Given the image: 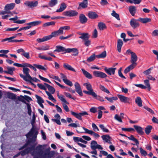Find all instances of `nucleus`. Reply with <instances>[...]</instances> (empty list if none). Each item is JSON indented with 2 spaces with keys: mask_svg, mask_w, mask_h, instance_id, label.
I'll return each instance as SVG.
<instances>
[{
  "mask_svg": "<svg viewBox=\"0 0 158 158\" xmlns=\"http://www.w3.org/2000/svg\"><path fill=\"white\" fill-rule=\"evenodd\" d=\"M98 27L100 30H103L106 27L105 24L103 23H99L98 24Z\"/></svg>",
  "mask_w": 158,
  "mask_h": 158,
  "instance_id": "nucleus-47",
  "label": "nucleus"
},
{
  "mask_svg": "<svg viewBox=\"0 0 158 158\" xmlns=\"http://www.w3.org/2000/svg\"><path fill=\"white\" fill-rule=\"evenodd\" d=\"M83 85L86 87L88 90H83V92L85 94L89 95H91L93 97H96V94L94 91L92 86L89 83H84Z\"/></svg>",
  "mask_w": 158,
  "mask_h": 158,
  "instance_id": "nucleus-3",
  "label": "nucleus"
},
{
  "mask_svg": "<svg viewBox=\"0 0 158 158\" xmlns=\"http://www.w3.org/2000/svg\"><path fill=\"white\" fill-rule=\"evenodd\" d=\"M82 128L85 131V133L92 135L94 137L96 138H98L100 137V135L92 131L89 130L84 127H83Z\"/></svg>",
  "mask_w": 158,
  "mask_h": 158,
  "instance_id": "nucleus-17",
  "label": "nucleus"
},
{
  "mask_svg": "<svg viewBox=\"0 0 158 158\" xmlns=\"http://www.w3.org/2000/svg\"><path fill=\"white\" fill-rule=\"evenodd\" d=\"M93 73L95 77L102 78H105L107 77L105 73L100 71H95L93 72Z\"/></svg>",
  "mask_w": 158,
  "mask_h": 158,
  "instance_id": "nucleus-11",
  "label": "nucleus"
},
{
  "mask_svg": "<svg viewBox=\"0 0 158 158\" xmlns=\"http://www.w3.org/2000/svg\"><path fill=\"white\" fill-rule=\"evenodd\" d=\"M66 4L63 2L61 4L60 8L59 9L57 10L56 12H60L64 10L66 8Z\"/></svg>",
  "mask_w": 158,
  "mask_h": 158,
  "instance_id": "nucleus-30",
  "label": "nucleus"
},
{
  "mask_svg": "<svg viewBox=\"0 0 158 158\" xmlns=\"http://www.w3.org/2000/svg\"><path fill=\"white\" fill-rule=\"evenodd\" d=\"M78 14V12L74 10L66 11L63 13V15H64L69 17L75 16L77 15Z\"/></svg>",
  "mask_w": 158,
  "mask_h": 158,
  "instance_id": "nucleus-8",
  "label": "nucleus"
},
{
  "mask_svg": "<svg viewBox=\"0 0 158 158\" xmlns=\"http://www.w3.org/2000/svg\"><path fill=\"white\" fill-rule=\"evenodd\" d=\"M139 21L138 19H136L134 18L131 19L130 22V24L131 26L133 29L139 27V24L138 22Z\"/></svg>",
  "mask_w": 158,
  "mask_h": 158,
  "instance_id": "nucleus-9",
  "label": "nucleus"
},
{
  "mask_svg": "<svg viewBox=\"0 0 158 158\" xmlns=\"http://www.w3.org/2000/svg\"><path fill=\"white\" fill-rule=\"evenodd\" d=\"M52 94H53L55 92V89L52 86L49 85L47 88Z\"/></svg>",
  "mask_w": 158,
  "mask_h": 158,
  "instance_id": "nucleus-54",
  "label": "nucleus"
},
{
  "mask_svg": "<svg viewBox=\"0 0 158 158\" xmlns=\"http://www.w3.org/2000/svg\"><path fill=\"white\" fill-rule=\"evenodd\" d=\"M129 10L131 15L134 16L136 13V7L135 6H130L129 7Z\"/></svg>",
  "mask_w": 158,
  "mask_h": 158,
  "instance_id": "nucleus-27",
  "label": "nucleus"
},
{
  "mask_svg": "<svg viewBox=\"0 0 158 158\" xmlns=\"http://www.w3.org/2000/svg\"><path fill=\"white\" fill-rule=\"evenodd\" d=\"M144 83L145 85L146 86L147 88L148 89L149 91L151 89V87L149 82V81L148 80H146L144 81Z\"/></svg>",
  "mask_w": 158,
  "mask_h": 158,
  "instance_id": "nucleus-53",
  "label": "nucleus"
},
{
  "mask_svg": "<svg viewBox=\"0 0 158 158\" xmlns=\"http://www.w3.org/2000/svg\"><path fill=\"white\" fill-rule=\"evenodd\" d=\"M57 0H51L49 1L48 5L51 7H53L56 5L57 4Z\"/></svg>",
  "mask_w": 158,
  "mask_h": 158,
  "instance_id": "nucleus-40",
  "label": "nucleus"
},
{
  "mask_svg": "<svg viewBox=\"0 0 158 158\" xmlns=\"http://www.w3.org/2000/svg\"><path fill=\"white\" fill-rule=\"evenodd\" d=\"M135 67V66L131 64L130 65L126 68L124 71V73L126 74L127 73H128L130 72L131 70L133 69Z\"/></svg>",
  "mask_w": 158,
  "mask_h": 158,
  "instance_id": "nucleus-34",
  "label": "nucleus"
},
{
  "mask_svg": "<svg viewBox=\"0 0 158 158\" xmlns=\"http://www.w3.org/2000/svg\"><path fill=\"white\" fill-rule=\"evenodd\" d=\"M99 88L101 90L107 94H109L110 93L109 90H108L107 88L102 85H99Z\"/></svg>",
  "mask_w": 158,
  "mask_h": 158,
  "instance_id": "nucleus-46",
  "label": "nucleus"
},
{
  "mask_svg": "<svg viewBox=\"0 0 158 158\" xmlns=\"http://www.w3.org/2000/svg\"><path fill=\"white\" fill-rule=\"evenodd\" d=\"M42 23V22L40 21H34L27 23V25H30L31 26V27L33 26H37Z\"/></svg>",
  "mask_w": 158,
  "mask_h": 158,
  "instance_id": "nucleus-28",
  "label": "nucleus"
},
{
  "mask_svg": "<svg viewBox=\"0 0 158 158\" xmlns=\"http://www.w3.org/2000/svg\"><path fill=\"white\" fill-rule=\"evenodd\" d=\"M35 97L37 100V102L38 103H44V101L42 98L40 96L36 95H35Z\"/></svg>",
  "mask_w": 158,
  "mask_h": 158,
  "instance_id": "nucleus-52",
  "label": "nucleus"
},
{
  "mask_svg": "<svg viewBox=\"0 0 158 158\" xmlns=\"http://www.w3.org/2000/svg\"><path fill=\"white\" fill-rule=\"evenodd\" d=\"M6 96L9 99L14 100L16 99V95L12 93L8 92L6 93Z\"/></svg>",
  "mask_w": 158,
  "mask_h": 158,
  "instance_id": "nucleus-31",
  "label": "nucleus"
},
{
  "mask_svg": "<svg viewBox=\"0 0 158 158\" xmlns=\"http://www.w3.org/2000/svg\"><path fill=\"white\" fill-rule=\"evenodd\" d=\"M63 67L64 68L67 69L71 70L74 72H76V71L71 66L67 63H64Z\"/></svg>",
  "mask_w": 158,
  "mask_h": 158,
  "instance_id": "nucleus-33",
  "label": "nucleus"
},
{
  "mask_svg": "<svg viewBox=\"0 0 158 158\" xmlns=\"http://www.w3.org/2000/svg\"><path fill=\"white\" fill-rule=\"evenodd\" d=\"M49 40L48 36L44 37L42 38H38L36 39V41L39 43H41Z\"/></svg>",
  "mask_w": 158,
  "mask_h": 158,
  "instance_id": "nucleus-39",
  "label": "nucleus"
},
{
  "mask_svg": "<svg viewBox=\"0 0 158 158\" xmlns=\"http://www.w3.org/2000/svg\"><path fill=\"white\" fill-rule=\"evenodd\" d=\"M38 56L40 58L42 59L47 60L49 61L52 60V58L51 57H47L44 55H42L40 53L39 54Z\"/></svg>",
  "mask_w": 158,
  "mask_h": 158,
  "instance_id": "nucleus-36",
  "label": "nucleus"
},
{
  "mask_svg": "<svg viewBox=\"0 0 158 158\" xmlns=\"http://www.w3.org/2000/svg\"><path fill=\"white\" fill-rule=\"evenodd\" d=\"M134 127L139 134L140 135L143 134L144 132L143 130V128L137 125H134Z\"/></svg>",
  "mask_w": 158,
  "mask_h": 158,
  "instance_id": "nucleus-24",
  "label": "nucleus"
},
{
  "mask_svg": "<svg viewBox=\"0 0 158 158\" xmlns=\"http://www.w3.org/2000/svg\"><path fill=\"white\" fill-rule=\"evenodd\" d=\"M74 86L77 92L78 93L80 96H82L83 95V94L79 84L77 82H75L74 84Z\"/></svg>",
  "mask_w": 158,
  "mask_h": 158,
  "instance_id": "nucleus-16",
  "label": "nucleus"
},
{
  "mask_svg": "<svg viewBox=\"0 0 158 158\" xmlns=\"http://www.w3.org/2000/svg\"><path fill=\"white\" fill-rule=\"evenodd\" d=\"M21 55L27 59H29L30 58L29 53L28 52H26L24 51L23 53H21Z\"/></svg>",
  "mask_w": 158,
  "mask_h": 158,
  "instance_id": "nucleus-57",
  "label": "nucleus"
},
{
  "mask_svg": "<svg viewBox=\"0 0 158 158\" xmlns=\"http://www.w3.org/2000/svg\"><path fill=\"white\" fill-rule=\"evenodd\" d=\"M138 20L143 23L150 22L151 21V19L149 18H139L138 19Z\"/></svg>",
  "mask_w": 158,
  "mask_h": 158,
  "instance_id": "nucleus-26",
  "label": "nucleus"
},
{
  "mask_svg": "<svg viewBox=\"0 0 158 158\" xmlns=\"http://www.w3.org/2000/svg\"><path fill=\"white\" fill-rule=\"evenodd\" d=\"M123 43L121 39H118L117 41V49L119 52H121V48L123 45Z\"/></svg>",
  "mask_w": 158,
  "mask_h": 158,
  "instance_id": "nucleus-23",
  "label": "nucleus"
},
{
  "mask_svg": "<svg viewBox=\"0 0 158 158\" xmlns=\"http://www.w3.org/2000/svg\"><path fill=\"white\" fill-rule=\"evenodd\" d=\"M82 71V73L87 78L89 79H91L93 77L92 75H91L90 73H89L88 72L85 70L84 69H81Z\"/></svg>",
  "mask_w": 158,
  "mask_h": 158,
  "instance_id": "nucleus-25",
  "label": "nucleus"
},
{
  "mask_svg": "<svg viewBox=\"0 0 158 158\" xmlns=\"http://www.w3.org/2000/svg\"><path fill=\"white\" fill-rule=\"evenodd\" d=\"M122 130L123 131H135L134 129L132 128H122Z\"/></svg>",
  "mask_w": 158,
  "mask_h": 158,
  "instance_id": "nucleus-63",
  "label": "nucleus"
},
{
  "mask_svg": "<svg viewBox=\"0 0 158 158\" xmlns=\"http://www.w3.org/2000/svg\"><path fill=\"white\" fill-rule=\"evenodd\" d=\"M95 55L94 54L91 56L87 60V61L88 62H90L93 61L95 59Z\"/></svg>",
  "mask_w": 158,
  "mask_h": 158,
  "instance_id": "nucleus-56",
  "label": "nucleus"
},
{
  "mask_svg": "<svg viewBox=\"0 0 158 158\" xmlns=\"http://www.w3.org/2000/svg\"><path fill=\"white\" fill-rule=\"evenodd\" d=\"M56 22L54 21H52L50 22H47L44 23L43 25V27H47L49 26L52 25L54 26Z\"/></svg>",
  "mask_w": 158,
  "mask_h": 158,
  "instance_id": "nucleus-49",
  "label": "nucleus"
},
{
  "mask_svg": "<svg viewBox=\"0 0 158 158\" xmlns=\"http://www.w3.org/2000/svg\"><path fill=\"white\" fill-rule=\"evenodd\" d=\"M66 52L70 53L73 52L74 54H73L74 56H77L78 53V51L77 49L76 48H68L66 49Z\"/></svg>",
  "mask_w": 158,
  "mask_h": 158,
  "instance_id": "nucleus-22",
  "label": "nucleus"
},
{
  "mask_svg": "<svg viewBox=\"0 0 158 158\" xmlns=\"http://www.w3.org/2000/svg\"><path fill=\"white\" fill-rule=\"evenodd\" d=\"M37 85L40 89L44 90L46 91H47V88L45 87L44 85L41 84H37Z\"/></svg>",
  "mask_w": 158,
  "mask_h": 158,
  "instance_id": "nucleus-60",
  "label": "nucleus"
},
{
  "mask_svg": "<svg viewBox=\"0 0 158 158\" xmlns=\"http://www.w3.org/2000/svg\"><path fill=\"white\" fill-rule=\"evenodd\" d=\"M106 52L104 51L99 55H97L96 56L98 58H104L106 57Z\"/></svg>",
  "mask_w": 158,
  "mask_h": 158,
  "instance_id": "nucleus-41",
  "label": "nucleus"
},
{
  "mask_svg": "<svg viewBox=\"0 0 158 158\" xmlns=\"http://www.w3.org/2000/svg\"><path fill=\"white\" fill-rule=\"evenodd\" d=\"M50 148H49L46 150L45 152L43 153L41 157L42 158H51L55 154L54 152H50Z\"/></svg>",
  "mask_w": 158,
  "mask_h": 158,
  "instance_id": "nucleus-7",
  "label": "nucleus"
},
{
  "mask_svg": "<svg viewBox=\"0 0 158 158\" xmlns=\"http://www.w3.org/2000/svg\"><path fill=\"white\" fill-rule=\"evenodd\" d=\"M142 0H130L131 3H134L135 4H138L141 2Z\"/></svg>",
  "mask_w": 158,
  "mask_h": 158,
  "instance_id": "nucleus-61",
  "label": "nucleus"
},
{
  "mask_svg": "<svg viewBox=\"0 0 158 158\" xmlns=\"http://www.w3.org/2000/svg\"><path fill=\"white\" fill-rule=\"evenodd\" d=\"M30 70L27 68H23V72L25 75H23V74H20V77L25 81H26L28 79H32V77L29 74Z\"/></svg>",
  "mask_w": 158,
  "mask_h": 158,
  "instance_id": "nucleus-4",
  "label": "nucleus"
},
{
  "mask_svg": "<svg viewBox=\"0 0 158 158\" xmlns=\"http://www.w3.org/2000/svg\"><path fill=\"white\" fill-rule=\"evenodd\" d=\"M101 137L103 140L106 143L110 144H112L111 141V138L109 135H103Z\"/></svg>",
  "mask_w": 158,
  "mask_h": 158,
  "instance_id": "nucleus-14",
  "label": "nucleus"
},
{
  "mask_svg": "<svg viewBox=\"0 0 158 158\" xmlns=\"http://www.w3.org/2000/svg\"><path fill=\"white\" fill-rule=\"evenodd\" d=\"M56 48L54 50V52H66V49H65L64 47L60 45L56 46Z\"/></svg>",
  "mask_w": 158,
  "mask_h": 158,
  "instance_id": "nucleus-21",
  "label": "nucleus"
},
{
  "mask_svg": "<svg viewBox=\"0 0 158 158\" xmlns=\"http://www.w3.org/2000/svg\"><path fill=\"white\" fill-rule=\"evenodd\" d=\"M117 96L122 102L129 103H130V102L131 101V98L123 95L118 94Z\"/></svg>",
  "mask_w": 158,
  "mask_h": 158,
  "instance_id": "nucleus-10",
  "label": "nucleus"
},
{
  "mask_svg": "<svg viewBox=\"0 0 158 158\" xmlns=\"http://www.w3.org/2000/svg\"><path fill=\"white\" fill-rule=\"evenodd\" d=\"M57 95L59 99H60L62 102L66 104H69V103L66 101L65 98H64V96L61 94L60 95L58 91L57 92Z\"/></svg>",
  "mask_w": 158,
  "mask_h": 158,
  "instance_id": "nucleus-29",
  "label": "nucleus"
},
{
  "mask_svg": "<svg viewBox=\"0 0 158 158\" xmlns=\"http://www.w3.org/2000/svg\"><path fill=\"white\" fill-rule=\"evenodd\" d=\"M152 128V127L151 126L148 125L147 126L145 129V133L147 135L149 134L150 133Z\"/></svg>",
  "mask_w": 158,
  "mask_h": 158,
  "instance_id": "nucleus-43",
  "label": "nucleus"
},
{
  "mask_svg": "<svg viewBox=\"0 0 158 158\" xmlns=\"http://www.w3.org/2000/svg\"><path fill=\"white\" fill-rule=\"evenodd\" d=\"M58 36V35H57L56 31H55L53 32H52L50 35H48L47 36L49 40L53 37H55Z\"/></svg>",
  "mask_w": 158,
  "mask_h": 158,
  "instance_id": "nucleus-44",
  "label": "nucleus"
},
{
  "mask_svg": "<svg viewBox=\"0 0 158 158\" xmlns=\"http://www.w3.org/2000/svg\"><path fill=\"white\" fill-rule=\"evenodd\" d=\"M7 69L8 72V74L12 75L13 74V71L15 70L14 67H7Z\"/></svg>",
  "mask_w": 158,
  "mask_h": 158,
  "instance_id": "nucleus-42",
  "label": "nucleus"
},
{
  "mask_svg": "<svg viewBox=\"0 0 158 158\" xmlns=\"http://www.w3.org/2000/svg\"><path fill=\"white\" fill-rule=\"evenodd\" d=\"M99 126L103 132H105L106 133L109 132V130L106 127H105L103 125L100 124Z\"/></svg>",
  "mask_w": 158,
  "mask_h": 158,
  "instance_id": "nucleus-51",
  "label": "nucleus"
},
{
  "mask_svg": "<svg viewBox=\"0 0 158 158\" xmlns=\"http://www.w3.org/2000/svg\"><path fill=\"white\" fill-rule=\"evenodd\" d=\"M79 21L82 24H85L86 23L87 19L85 15L83 14H81L79 17Z\"/></svg>",
  "mask_w": 158,
  "mask_h": 158,
  "instance_id": "nucleus-20",
  "label": "nucleus"
},
{
  "mask_svg": "<svg viewBox=\"0 0 158 158\" xmlns=\"http://www.w3.org/2000/svg\"><path fill=\"white\" fill-rule=\"evenodd\" d=\"M46 93L48 95V98L49 100L52 101L54 102H56V100L53 98L50 93L48 91H46Z\"/></svg>",
  "mask_w": 158,
  "mask_h": 158,
  "instance_id": "nucleus-38",
  "label": "nucleus"
},
{
  "mask_svg": "<svg viewBox=\"0 0 158 158\" xmlns=\"http://www.w3.org/2000/svg\"><path fill=\"white\" fill-rule=\"evenodd\" d=\"M32 128L30 131L26 135V136L27 138L30 137L31 135L34 134L32 138L29 139L27 141L26 143L22 147L19 149V150H21L26 148L28 145H30L31 143L35 144L36 141L37 135L38 133V131L36 130V128L34 126L32 125Z\"/></svg>",
  "mask_w": 158,
  "mask_h": 158,
  "instance_id": "nucleus-1",
  "label": "nucleus"
},
{
  "mask_svg": "<svg viewBox=\"0 0 158 158\" xmlns=\"http://www.w3.org/2000/svg\"><path fill=\"white\" fill-rule=\"evenodd\" d=\"M39 78H40V79H41L42 80L44 81L49 83H51V82L48 79L44 77H42L40 75H39Z\"/></svg>",
  "mask_w": 158,
  "mask_h": 158,
  "instance_id": "nucleus-62",
  "label": "nucleus"
},
{
  "mask_svg": "<svg viewBox=\"0 0 158 158\" xmlns=\"http://www.w3.org/2000/svg\"><path fill=\"white\" fill-rule=\"evenodd\" d=\"M44 145H39L37 146L35 149V148L33 150V151L31 152V154L32 156H37L39 157H42L44 153L43 150L44 148L43 147Z\"/></svg>",
  "mask_w": 158,
  "mask_h": 158,
  "instance_id": "nucleus-2",
  "label": "nucleus"
},
{
  "mask_svg": "<svg viewBox=\"0 0 158 158\" xmlns=\"http://www.w3.org/2000/svg\"><path fill=\"white\" fill-rule=\"evenodd\" d=\"M36 144H32L31 143L30 145H29L31 146L30 147H28L26 148L24 150H23L20 152V153H21V155L22 156H24L29 153H31L33 151V150L34 149V148ZM28 145L27 146H28Z\"/></svg>",
  "mask_w": 158,
  "mask_h": 158,
  "instance_id": "nucleus-5",
  "label": "nucleus"
},
{
  "mask_svg": "<svg viewBox=\"0 0 158 158\" xmlns=\"http://www.w3.org/2000/svg\"><path fill=\"white\" fill-rule=\"evenodd\" d=\"M116 69V68H110L107 69L106 68H105L104 69L106 73L109 75L114 74L115 71Z\"/></svg>",
  "mask_w": 158,
  "mask_h": 158,
  "instance_id": "nucleus-19",
  "label": "nucleus"
},
{
  "mask_svg": "<svg viewBox=\"0 0 158 158\" xmlns=\"http://www.w3.org/2000/svg\"><path fill=\"white\" fill-rule=\"evenodd\" d=\"M135 103L140 107L142 106V101L140 97H137L135 99Z\"/></svg>",
  "mask_w": 158,
  "mask_h": 158,
  "instance_id": "nucleus-35",
  "label": "nucleus"
},
{
  "mask_svg": "<svg viewBox=\"0 0 158 158\" xmlns=\"http://www.w3.org/2000/svg\"><path fill=\"white\" fill-rule=\"evenodd\" d=\"M111 15L115 17L117 20H120L119 15L118 14L116 13L114 10H113L112 11V13H111Z\"/></svg>",
  "mask_w": 158,
  "mask_h": 158,
  "instance_id": "nucleus-50",
  "label": "nucleus"
},
{
  "mask_svg": "<svg viewBox=\"0 0 158 158\" xmlns=\"http://www.w3.org/2000/svg\"><path fill=\"white\" fill-rule=\"evenodd\" d=\"M130 140L133 141L136 143V145L139 144L138 141L135 139L133 135H131L130 137H127Z\"/></svg>",
  "mask_w": 158,
  "mask_h": 158,
  "instance_id": "nucleus-45",
  "label": "nucleus"
},
{
  "mask_svg": "<svg viewBox=\"0 0 158 158\" xmlns=\"http://www.w3.org/2000/svg\"><path fill=\"white\" fill-rule=\"evenodd\" d=\"M38 2L37 1H27L25 2L24 4L26 6L30 7L33 8L37 6Z\"/></svg>",
  "mask_w": 158,
  "mask_h": 158,
  "instance_id": "nucleus-12",
  "label": "nucleus"
},
{
  "mask_svg": "<svg viewBox=\"0 0 158 158\" xmlns=\"http://www.w3.org/2000/svg\"><path fill=\"white\" fill-rule=\"evenodd\" d=\"M88 4V2H82L79 3V6L80 7H81L83 8H85L87 7Z\"/></svg>",
  "mask_w": 158,
  "mask_h": 158,
  "instance_id": "nucleus-48",
  "label": "nucleus"
},
{
  "mask_svg": "<svg viewBox=\"0 0 158 158\" xmlns=\"http://www.w3.org/2000/svg\"><path fill=\"white\" fill-rule=\"evenodd\" d=\"M114 118L115 119L120 123H122L123 122L121 117L117 114H116L115 115Z\"/></svg>",
  "mask_w": 158,
  "mask_h": 158,
  "instance_id": "nucleus-58",
  "label": "nucleus"
},
{
  "mask_svg": "<svg viewBox=\"0 0 158 158\" xmlns=\"http://www.w3.org/2000/svg\"><path fill=\"white\" fill-rule=\"evenodd\" d=\"M98 144L95 141H92L91 143V148L93 150H95L96 149V147Z\"/></svg>",
  "mask_w": 158,
  "mask_h": 158,
  "instance_id": "nucleus-37",
  "label": "nucleus"
},
{
  "mask_svg": "<svg viewBox=\"0 0 158 158\" xmlns=\"http://www.w3.org/2000/svg\"><path fill=\"white\" fill-rule=\"evenodd\" d=\"M64 82L67 85H69L70 86H72L73 85V84L72 82L70 81L69 80L66 79L64 81Z\"/></svg>",
  "mask_w": 158,
  "mask_h": 158,
  "instance_id": "nucleus-59",
  "label": "nucleus"
},
{
  "mask_svg": "<svg viewBox=\"0 0 158 158\" xmlns=\"http://www.w3.org/2000/svg\"><path fill=\"white\" fill-rule=\"evenodd\" d=\"M35 67H36L38 69H42L44 70H45L46 69L43 66H42L40 65H37L36 64H35L34 65Z\"/></svg>",
  "mask_w": 158,
  "mask_h": 158,
  "instance_id": "nucleus-64",
  "label": "nucleus"
},
{
  "mask_svg": "<svg viewBox=\"0 0 158 158\" xmlns=\"http://www.w3.org/2000/svg\"><path fill=\"white\" fill-rule=\"evenodd\" d=\"M138 60V57L136 55V54L134 53L131 55V64L136 66L137 65V63L136 62Z\"/></svg>",
  "mask_w": 158,
  "mask_h": 158,
  "instance_id": "nucleus-13",
  "label": "nucleus"
},
{
  "mask_svg": "<svg viewBox=\"0 0 158 158\" xmlns=\"http://www.w3.org/2000/svg\"><path fill=\"white\" fill-rule=\"evenodd\" d=\"M15 4L12 3L10 4H7L5 6L4 10L8 11H10V10H13L15 7Z\"/></svg>",
  "mask_w": 158,
  "mask_h": 158,
  "instance_id": "nucleus-15",
  "label": "nucleus"
},
{
  "mask_svg": "<svg viewBox=\"0 0 158 158\" xmlns=\"http://www.w3.org/2000/svg\"><path fill=\"white\" fill-rule=\"evenodd\" d=\"M71 113L72 115L79 120H81L82 119V118H81L82 116L88 115V114L87 112L86 111H83L81 113H77L73 111H71Z\"/></svg>",
  "mask_w": 158,
  "mask_h": 158,
  "instance_id": "nucleus-6",
  "label": "nucleus"
},
{
  "mask_svg": "<svg viewBox=\"0 0 158 158\" xmlns=\"http://www.w3.org/2000/svg\"><path fill=\"white\" fill-rule=\"evenodd\" d=\"M13 13L11 11H8L6 10L4 11H2L0 12V15H5L6 14H9L11 15H13Z\"/></svg>",
  "mask_w": 158,
  "mask_h": 158,
  "instance_id": "nucleus-55",
  "label": "nucleus"
},
{
  "mask_svg": "<svg viewBox=\"0 0 158 158\" xmlns=\"http://www.w3.org/2000/svg\"><path fill=\"white\" fill-rule=\"evenodd\" d=\"M79 34L81 35L79 37V38L82 39L84 41L89 39L90 37L89 35L87 33H80Z\"/></svg>",
  "mask_w": 158,
  "mask_h": 158,
  "instance_id": "nucleus-18",
  "label": "nucleus"
},
{
  "mask_svg": "<svg viewBox=\"0 0 158 158\" xmlns=\"http://www.w3.org/2000/svg\"><path fill=\"white\" fill-rule=\"evenodd\" d=\"M89 17L91 19H95L98 17V15L93 12H89L88 14Z\"/></svg>",
  "mask_w": 158,
  "mask_h": 158,
  "instance_id": "nucleus-32",
  "label": "nucleus"
}]
</instances>
